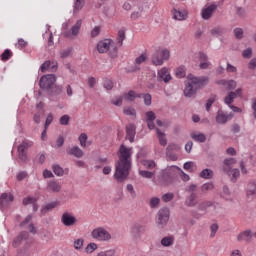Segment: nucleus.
Masks as SVG:
<instances>
[{
    "mask_svg": "<svg viewBox=\"0 0 256 256\" xmlns=\"http://www.w3.org/2000/svg\"><path fill=\"white\" fill-rule=\"evenodd\" d=\"M15 47L17 49H25L27 47V41H25L23 38L18 39V42L16 43Z\"/></svg>",
    "mask_w": 256,
    "mask_h": 256,
    "instance_id": "69168bd1",
    "label": "nucleus"
},
{
    "mask_svg": "<svg viewBox=\"0 0 256 256\" xmlns=\"http://www.w3.org/2000/svg\"><path fill=\"white\" fill-rule=\"evenodd\" d=\"M246 197L249 201H253L256 197V182H249L246 187Z\"/></svg>",
    "mask_w": 256,
    "mask_h": 256,
    "instance_id": "dca6fc26",
    "label": "nucleus"
},
{
    "mask_svg": "<svg viewBox=\"0 0 256 256\" xmlns=\"http://www.w3.org/2000/svg\"><path fill=\"white\" fill-rule=\"evenodd\" d=\"M200 177L202 179H213V170L211 169H204L200 172Z\"/></svg>",
    "mask_w": 256,
    "mask_h": 256,
    "instance_id": "a19ab883",
    "label": "nucleus"
},
{
    "mask_svg": "<svg viewBox=\"0 0 256 256\" xmlns=\"http://www.w3.org/2000/svg\"><path fill=\"white\" fill-rule=\"evenodd\" d=\"M59 201H52L47 203L45 206L42 207L41 213H48V211H53V209H57L59 207Z\"/></svg>",
    "mask_w": 256,
    "mask_h": 256,
    "instance_id": "cd10ccee",
    "label": "nucleus"
},
{
    "mask_svg": "<svg viewBox=\"0 0 256 256\" xmlns=\"http://www.w3.org/2000/svg\"><path fill=\"white\" fill-rule=\"evenodd\" d=\"M155 119H157L155 112L153 111L146 112V122L148 125V129H155V122H154Z\"/></svg>",
    "mask_w": 256,
    "mask_h": 256,
    "instance_id": "4be33fe9",
    "label": "nucleus"
},
{
    "mask_svg": "<svg viewBox=\"0 0 256 256\" xmlns=\"http://www.w3.org/2000/svg\"><path fill=\"white\" fill-rule=\"evenodd\" d=\"M233 33H234V37H236L237 39L243 38V30L241 28H235Z\"/></svg>",
    "mask_w": 256,
    "mask_h": 256,
    "instance_id": "774afa93",
    "label": "nucleus"
},
{
    "mask_svg": "<svg viewBox=\"0 0 256 256\" xmlns=\"http://www.w3.org/2000/svg\"><path fill=\"white\" fill-rule=\"evenodd\" d=\"M191 139L196 141V143H205V141H207V136L204 133H192Z\"/></svg>",
    "mask_w": 256,
    "mask_h": 256,
    "instance_id": "c85d7f7f",
    "label": "nucleus"
},
{
    "mask_svg": "<svg viewBox=\"0 0 256 256\" xmlns=\"http://www.w3.org/2000/svg\"><path fill=\"white\" fill-rule=\"evenodd\" d=\"M252 56H253V49H251V47L243 50L242 57H244V59H251Z\"/></svg>",
    "mask_w": 256,
    "mask_h": 256,
    "instance_id": "680f3d73",
    "label": "nucleus"
},
{
    "mask_svg": "<svg viewBox=\"0 0 256 256\" xmlns=\"http://www.w3.org/2000/svg\"><path fill=\"white\" fill-rule=\"evenodd\" d=\"M147 59H148L147 53H142L140 56H138L135 59V63H136V65H141L142 63H145V61H147Z\"/></svg>",
    "mask_w": 256,
    "mask_h": 256,
    "instance_id": "3c124183",
    "label": "nucleus"
},
{
    "mask_svg": "<svg viewBox=\"0 0 256 256\" xmlns=\"http://www.w3.org/2000/svg\"><path fill=\"white\" fill-rule=\"evenodd\" d=\"M175 75L178 79H183L187 75V69L185 66H180L175 70Z\"/></svg>",
    "mask_w": 256,
    "mask_h": 256,
    "instance_id": "ea45409f",
    "label": "nucleus"
},
{
    "mask_svg": "<svg viewBox=\"0 0 256 256\" xmlns=\"http://www.w3.org/2000/svg\"><path fill=\"white\" fill-rule=\"evenodd\" d=\"M123 96H115L112 100L111 103L112 105H115L116 107H121L123 105Z\"/></svg>",
    "mask_w": 256,
    "mask_h": 256,
    "instance_id": "de8ad7c7",
    "label": "nucleus"
},
{
    "mask_svg": "<svg viewBox=\"0 0 256 256\" xmlns=\"http://www.w3.org/2000/svg\"><path fill=\"white\" fill-rule=\"evenodd\" d=\"M68 155H73V157H76L77 159H81L83 157L84 153L79 146H73L67 151Z\"/></svg>",
    "mask_w": 256,
    "mask_h": 256,
    "instance_id": "a878e982",
    "label": "nucleus"
},
{
    "mask_svg": "<svg viewBox=\"0 0 256 256\" xmlns=\"http://www.w3.org/2000/svg\"><path fill=\"white\" fill-rule=\"evenodd\" d=\"M73 51L72 48H67L65 50H62L60 52V57L61 59H67V57H69V55H71V52Z\"/></svg>",
    "mask_w": 256,
    "mask_h": 256,
    "instance_id": "338daca9",
    "label": "nucleus"
},
{
    "mask_svg": "<svg viewBox=\"0 0 256 256\" xmlns=\"http://www.w3.org/2000/svg\"><path fill=\"white\" fill-rule=\"evenodd\" d=\"M60 221L64 227H75L77 223H79V220H77L75 214L69 211H65L62 213Z\"/></svg>",
    "mask_w": 256,
    "mask_h": 256,
    "instance_id": "423d86ee",
    "label": "nucleus"
},
{
    "mask_svg": "<svg viewBox=\"0 0 256 256\" xmlns=\"http://www.w3.org/2000/svg\"><path fill=\"white\" fill-rule=\"evenodd\" d=\"M82 25L83 20H77L76 23L70 28V30L64 32V37H77L81 31Z\"/></svg>",
    "mask_w": 256,
    "mask_h": 256,
    "instance_id": "9b49d317",
    "label": "nucleus"
},
{
    "mask_svg": "<svg viewBox=\"0 0 256 256\" xmlns=\"http://www.w3.org/2000/svg\"><path fill=\"white\" fill-rule=\"evenodd\" d=\"M174 198H175V194L168 192L162 196V201L164 203H169V201H173Z\"/></svg>",
    "mask_w": 256,
    "mask_h": 256,
    "instance_id": "052dcab7",
    "label": "nucleus"
},
{
    "mask_svg": "<svg viewBox=\"0 0 256 256\" xmlns=\"http://www.w3.org/2000/svg\"><path fill=\"white\" fill-rule=\"evenodd\" d=\"M63 93V86L55 85L53 88L48 92L49 97H54V95H61Z\"/></svg>",
    "mask_w": 256,
    "mask_h": 256,
    "instance_id": "72a5a7b5",
    "label": "nucleus"
},
{
    "mask_svg": "<svg viewBox=\"0 0 256 256\" xmlns=\"http://www.w3.org/2000/svg\"><path fill=\"white\" fill-rule=\"evenodd\" d=\"M139 175H140V177H143L144 179H152L155 174L153 172H149L147 170H140Z\"/></svg>",
    "mask_w": 256,
    "mask_h": 256,
    "instance_id": "603ef678",
    "label": "nucleus"
},
{
    "mask_svg": "<svg viewBox=\"0 0 256 256\" xmlns=\"http://www.w3.org/2000/svg\"><path fill=\"white\" fill-rule=\"evenodd\" d=\"M56 82H57V77L55 76V74H46L40 78L39 87L43 91H47V93H49L51 89L55 87Z\"/></svg>",
    "mask_w": 256,
    "mask_h": 256,
    "instance_id": "20e7f679",
    "label": "nucleus"
},
{
    "mask_svg": "<svg viewBox=\"0 0 256 256\" xmlns=\"http://www.w3.org/2000/svg\"><path fill=\"white\" fill-rule=\"evenodd\" d=\"M252 237H253V235H251V230H245V231L241 232L240 234H238L237 241H239L240 243L242 241H245L246 243H250Z\"/></svg>",
    "mask_w": 256,
    "mask_h": 256,
    "instance_id": "b1692460",
    "label": "nucleus"
},
{
    "mask_svg": "<svg viewBox=\"0 0 256 256\" xmlns=\"http://www.w3.org/2000/svg\"><path fill=\"white\" fill-rule=\"evenodd\" d=\"M85 5V0H76L74 3V13H79Z\"/></svg>",
    "mask_w": 256,
    "mask_h": 256,
    "instance_id": "c03bdc74",
    "label": "nucleus"
},
{
    "mask_svg": "<svg viewBox=\"0 0 256 256\" xmlns=\"http://www.w3.org/2000/svg\"><path fill=\"white\" fill-rule=\"evenodd\" d=\"M52 169H53V173L57 175V177H63V175H65V170H63V168H61V166L57 164L53 165Z\"/></svg>",
    "mask_w": 256,
    "mask_h": 256,
    "instance_id": "37998d69",
    "label": "nucleus"
},
{
    "mask_svg": "<svg viewBox=\"0 0 256 256\" xmlns=\"http://www.w3.org/2000/svg\"><path fill=\"white\" fill-rule=\"evenodd\" d=\"M186 205L187 207H195V205H197V194L191 193L186 199Z\"/></svg>",
    "mask_w": 256,
    "mask_h": 256,
    "instance_id": "473e14b6",
    "label": "nucleus"
},
{
    "mask_svg": "<svg viewBox=\"0 0 256 256\" xmlns=\"http://www.w3.org/2000/svg\"><path fill=\"white\" fill-rule=\"evenodd\" d=\"M87 139H88L87 134L85 133L80 134L78 141L81 147H87Z\"/></svg>",
    "mask_w": 256,
    "mask_h": 256,
    "instance_id": "bf43d9fd",
    "label": "nucleus"
},
{
    "mask_svg": "<svg viewBox=\"0 0 256 256\" xmlns=\"http://www.w3.org/2000/svg\"><path fill=\"white\" fill-rule=\"evenodd\" d=\"M217 101V96L212 95L206 102V111L209 113L211 111V107L213 106V103Z\"/></svg>",
    "mask_w": 256,
    "mask_h": 256,
    "instance_id": "a18cd8bd",
    "label": "nucleus"
},
{
    "mask_svg": "<svg viewBox=\"0 0 256 256\" xmlns=\"http://www.w3.org/2000/svg\"><path fill=\"white\" fill-rule=\"evenodd\" d=\"M236 98V95H235V92L231 91L229 92L225 98H224V103L225 105H227L228 107H231V105L233 104V102L235 101Z\"/></svg>",
    "mask_w": 256,
    "mask_h": 256,
    "instance_id": "c756f323",
    "label": "nucleus"
},
{
    "mask_svg": "<svg viewBox=\"0 0 256 256\" xmlns=\"http://www.w3.org/2000/svg\"><path fill=\"white\" fill-rule=\"evenodd\" d=\"M98 53H108L109 57H117L119 55V49L115 46V42L112 39L100 40L97 43Z\"/></svg>",
    "mask_w": 256,
    "mask_h": 256,
    "instance_id": "7ed1b4c3",
    "label": "nucleus"
},
{
    "mask_svg": "<svg viewBox=\"0 0 256 256\" xmlns=\"http://www.w3.org/2000/svg\"><path fill=\"white\" fill-rule=\"evenodd\" d=\"M123 98L125 99V101H127L128 103H132V101L136 100V99H141V94H136L135 91L130 90L128 93H124L123 94Z\"/></svg>",
    "mask_w": 256,
    "mask_h": 256,
    "instance_id": "393cba45",
    "label": "nucleus"
},
{
    "mask_svg": "<svg viewBox=\"0 0 256 256\" xmlns=\"http://www.w3.org/2000/svg\"><path fill=\"white\" fill-rule=\"evenodd\" d=\"M40 71L46 73V71H57V62H51L49 60L45 61L40 66Z\"/></svg>",
    "mask_w": 256,
    "mask_h": 256,
    "instance_id": "a211bd4d",
    "label": "nucleus"
},
{
    "mask_svg": "<svg viewBox=\"0 0 256 256\" xmlns=\"http://www.w3.org/2000/svg\"><path fill=\"white\" fill-rule=\"evenodd\" d=\"M224 173H227V175L232 176L231 181L233 183H235L237 181V179H239V175H241V173L239 172V169L234 168V169H227L224 168Z\"/></svg>",
    "mask_w": 256,
    "mask_h": 256,
    "instance_id": "bb28decb",
    "label": "nucleus"
},
{
    "mask_svg": "<svg viewBox=\"0 0 256 256\" xmlns=\"http://www.w3.org/2000/svg\"><path fill=\"white\" fill-rule=\"evenodd\" d=\"M29 239V232L22 231L20 232L12 241V247L17 248L20 247L23 241H27Z\"/></svg>",
    "mask_w": 256,
    "mask_h": 256,
    "instance_id": "2eb2a0df",
    "label": "nucleus"
},
{
    "mask_svg": "<svg viewBox=\"0 0 256 256\" xmlns=\"http://www.w3.org/2000/svg\"><path fill=\"white\" fill-rule=\"evenodd\" d=\"M23 205H33L37 203V198L32 197V196H27L23 199L22 201Z\"/></svg>",
    "mask_w": 256,
    "mask_h": 256,
    "instance_id": "09e8293b",
    "label": "nucleus"
},
{
    "mask_svg": "<svg viewBox=\"0 0 256 256\" xmlns=\"http://www.w3.org/2000/svg\"><path fill=\"white\" fill-rule=\"evenodd\" d=\"M159 203H161V199L158 197H153L150 199L149 205L151 209H157V207H159Z\"/></svg>",
    "mask_w": 256,
    "mask_h": 256,
    "instance_id": "8fccbe9b",
    "label": "nucleus"
},
{
    "mask_svg": "<svg viewBox=\"0 0 256 256\" xmlns=\"http://www.w3.org/2000/svg\"><path fill=\"white\" fill-rule=\"evenodd\" d=\"M175 243V238L173 236H166L161 240V245L163 247H171Z\"/></svg>",
    "mask_w": 256,
    "mask_h": 256,
    "instance_id": "c9c22d12",
    "label": "nucleus"
},
{
    "mask_svg": "<svg viewBox=\"0 0 256 256\" xmlns=\"http://www.w3.org/2000/svg\"><path fill=\"white\" fill-rule=\"evenodd\" d=\"M91 237H93L95 241H111V233H109V231H107V229H105L104 227H97L92 230Z\"/></svg>",
    "mask_w": 256,
    "mask_h": 256,
    "instance_id": "39448f33",
    "label": "nucleus"
},
{
    "mask_svg": "<svg viewBox=\"0 0 256 256\" xmlns=\"http://www.w3.org/2000/svg\"><path fill=\"white\" fill-rule=\"evenodd\" d=\"M233 117V113L226 114L223 110H218L216 114V123H218V125H225L228 121H231Z\"/></svg>",
    "mask_w": 256,
    "mask_h": 256,
    "instance_id": "f8f14e48",
    "label": "nucleus"
},
{
    "mask_svg": "<svg viewBox=\"0 0 256 256\" xmlns=\"http://www.w3.org/2000/svg\"><path fill=\"white\" fill-rule=\"evenodd\" d=\"M136 129L137 127L135 126V124H129L128 126H126V135L130 143H133V141H135V135L137 133Z\"/></svg>",
    "mask_w": 256,
    "mask_h": 256,
    "instance_id": "6ab92c4d",
    "label": "nucleus"
},
{
    "mask_svg": "<svg viewBox=\"0 0 256 256\" xmlns=\"http://www.w3.org/2000/svg\"><path fill=\"white\" fill-rule=\"evenodd\" d=\"M209 207H213V202H211V201H204V202H201L198 205L199 211H207L209 209Z\"/></svg>",
    "mask_w": 256,
    "mask_h": 256,
    "instance_id": "79ce46f5",
    "label": "nucleus"
},
{
    "mask_svg": "<svg viewBox=\"0 0 256 256\" xmlns=\"http://www.w3.org/2000/svg\"><path fill=\"white\" fill-rule=\"evenodd\" d=\"M125 39H126L125 30H119L118 36L116 38L117 47H123V41H125Z\"/></svg>",
    "mask_w": 256,
    "mask_h": 256,
    "instance_id": "f704fd0d",
    "label": "nucleus"
},
{
    "mask_svg": "<svg viewBox=\"0 0 256 256\" xmlns=\"http://www.w3.org/2000/svg\"><path fill=\"white\" fill-rule=\"evenodd\" d=\"M152 65L161 66L163 65V60H161V56L159 54V51H156L152 57H151Z\"/></svg>",
    "mask_w": 256,
    "mask_h": 256,
    "instance_id": "2f4dec72",
    "label": "nucleus"
},
{
    "mask_svg": "<svg viewBox=\"0 0 256 256\" xmlns=\"http://www.w3.org/2000/svg\"><path fill=\"white\" fill-rule=\"evenodd\" d=\"M235 163H237V160H235V158H229V159H225L224 160V168L223 169H231V165H235Z\"/></svg>",
    "mask_w": 256,
    "mask_h": 256,
    "instance_id": "864d4df0",
    "label": "nucleus"
},
{
    "mask_svg": "<svg viewBox=\"0 0 256 256\" xmlns=\"http://www.w3.org/2000/svg\"><path fill=\"white\" fill-rule=\"evenodd\" d=\"M217 11V5L216 4H210L206 5L201 10V17L204 19V21H209L211 17H213V13Z\"/></svg>",
    "mask_w": 256,
    "mask_h": 256,
    "instance_id": "9d476101",
    "label": "nucleus"
},
{
    "mask_svg": "<svg viewBox=\"0 0 256 256\" xmlns=\"http://www.w3.org/2000/svg\"><path fill=\"white\" fill-rule=\"evenodd\" d=\"M156 133H157L160 145H162V147H165L167 145V138L165 137V133L161 132V130L159 129H156Z\"/></svg>",
    "mask_w": 256,
    "mask_h": 256,
    "instance_id": "58836bf2",
    "label": "nucleus"
},
{
    "mask_svg": "<svg viewBox=\"0 0 256 256\" xmlns=\"http://www.w3.org/2000/svg\"><path fill=\"white\" fill-rule=\"evenodd\" d=\"M227 33V28L225 26H215L210 30V35L212 37H223Z\"/></svg>",
    "mask_w": 256,
    "mask_h": 256,
    "instance_id": "aec40b11",
    "label": "nucleus"
},
{
    "mask_svg": "<svg viewBox=\"0 0 256 256\" xmlns=\"http://www.w3.org/2000/svg\"><path fill=\"white\" fill-rule=\"evenodd\" d=\"M117 251L115 249H109L99 252L96 256H115Z\"/></svg>",
    "mask_w": 256,
    "mask_h": 256,
    "instance_id": "5fc2aeb1",
    "label": "nucleus"
},
{
    "mask_svg": "<svg viewBox=\"0 0 256 256\" xmlns=\"http://www.w3.org/2000/svg\"><path fill=\"white\" fill-rule=\"evenodd\" d=\"M166 151L175 153V151H181V146L179 144L172 143L167 146Z\"/></svg>",
    "mask_w": 256,
    "mask_h": 256,
    "instance_id": "13d9d810",
    "label": "nucleus"
},
{
    "mask_svg": "<svg viewBox=\"0 0 256 256\" xmlns=\"http://www.w3.org/2000/svg\"><path fill=\"white\" fill-rule=\"evenodd\" d=\"M29 147H33V141L31 140H24L18 146V157L22 163H27V149H29Z\"/></svg>",
    "mask_w": 256,
    "mask_h": 256,
    "instance_id": "0eeeda50",
    "label": "nucleus"
},
{
    "mask_svg": "<svg viewBox=\"0 0 256 256\" xmlns=\"http://www.w3.org/2000/svg\"><path fill=\"white\" fill-rule=\"evenodd\" d=\"M198 59L200 61V69H208L209 65H211V62H209V57L203 52L199 53Z\"/></svg>",
    "mask_w": 256,
    "mask_h": 256,
    "instance_id": "412c9836",
    "label": "nucleus"
},
{
    "mask_svg": "<svg viewBox=\"0 0 256 256\" xmlns=\"http://www.w3.org/2000/svg\"><path fill=\"white\" fill-rule=\"evenodd\" d=\"M173 77H171V72L169 68L163 67L158 70V81H163L164 83H169Z\"/></svg>",
    "mask_w": 256,
    "mask_h": 256,
    "instance_id": "4468645a",
    "label": "nucleus"
},
{
    "mask_svg": "<svg viewBox=\"0 0 256 256\" xmlns=\"http://www.w3.org/2000/svg\"><path fill=\"white\" fill-rule=\"evenodd\" d=\"M85 240L83 238L75 239L73 242V247L76 251H83V245Z\"/></svg>",
    "mask_w": 256,
    "mask_h": 256,
    "instance_id": "4c0bfd02",
    "label": "nucleus"
},
{
    "mask_svg": "<svg viewBox=\"0 0 256 256\" xmlns=\"http://www.w3.org/2000/svg\"><path fill=\"white\" fill-rule=\"evenodd\" d=\"M86 253L91 254L94 251H97V245L95 243H90L85 248Z\"/></svg>",
    "mask_w": 256,
    "mask_h": 256,
    "instance_id": "0e129e2a",
    "label": "nucleus"
},
{
    "mask_svg": "<svg viewBox=\"0 0 256 256\" xmlns=\"http://www.w3.org/2000/svg\"><path fill=\"white\" fill-rule=\"evenodd\" d=\"M220 197H222V199H225V201H229L231 199V190H229L228 186H223Z\"/></svg>",
    "mask_w": 256,
    "mask_h": 256,
    "instance_id": "e433bc0d",
    "label": "nucleus"
},
{
    "mask_svg": "<svg viewBox=\"0 0 256 256\" xmlns=\"http://www.w3.org/2000/svg\"><path fill=\"white\" fill-rule=\"evenodd\" d=\"M214 187L215 185H213V183L208 182L201 186V191L207 193V191H213Z\"/></svg>",
    "mask_w": 256,
    "mask_h": 256,
    "instance_id": "6e6d98bb",
    "label": "nucleus"
},
{
    "mask_svg": "<svg viewBox=\"0 0 256 256\" xmlns=\"http://www.w3.org/2000/svg\"><path fill=\"white\" fill-rule=\"evenodd\" d=\"M63 189V185L59 180H49L46 183V191L47 193H61Z\"/></svg>",
    "mask_w": 256,
    "mask_h": 256,
    "instance_id": "1a4fd4ad",
    "label": "nucleus"
},
{
    "mask_svg": "<svg viewBox=\"0 0 256 256\" xmlns=\"http://www.w3.org/2000/svg\"><path fill=\"white\" fill-rule=\"evenodd\" d=\"M142 165L146 167V169H155V167H157V164H155L153 160H142Z\"/></svg>",
    "mask_w": 256,
    "mask_h": 256,
    "instance_id": "49530a36",
    "label": "nucleus"
},
{
    "mask_svg": "<svg viewBox=\"0 0 256 256\" xmlns=\"http://www.w3.org/2000/svg\"><path fill=\"white\" fill-rule=\"evenodd\" d=\"M237 88V82L235 80H229L226 83V89L227 91H233V89Z\"/></svg>",
    "mask_w": 256,
    "mask_h": 256,
    "instance_id": "e2e57ef3",
    "label": "nucleus"
},
{
    "mask_svg": "<svg viewBox=\"0 0 256 256\" xmlns=\"http://www.w3.org/2000/svg\"><path fill=\"white\" fill-rule=\"evenodd\" d=\"M175 171H181V169H179L177 166H171L165 170H162L160 179L165 182L171 181V179L175 177Z\"/></svg>",
    "mask_w": 256,
    "mask_h": 256,
    "instance_id": "6e6552de",
    "label": "nucleus"
},
{
    "mask_svg": "<svg viewBox=\"0 0 256 256\" xmlns=\"http://www.w3.org/2000/svg\"><path fill=\"white\" fill-rule=\"evenodd\" d=\"M158 53L160 55V59L162 60V65L165 63V61H169L171 52L168 49L159 50Z\"/></svg>",
    "mask_w": 256,
    "mask_h": 256,
    "instance_id": "7c9ffc66",
    "label": "nucleus"
},
{
    "mask_svg": "<svg viewBox=\"0 0 256 256\" xmlns=\"http://www.w3.org/2000/svg\"><path fill=\"white\" fill-rule=\"evenodd\" d=\"M133 155V149L128 148L125 145H121L118 152V161L115 166L114 179L118 181V183H123L127 177H129V173L131 171L132 160L131 157Z\"/></svg>",
    "mask_w": 256,
    "mask_h": 256,
    "instance_id": "f257e3e1",
    "label": "nucleus"
},
{
    "mask_svg": "<svg viewBox=\"0 0 256 256\" xmlns=\"http://www.w3.org/2000/svg\"><path fill=\"white\" fill-rule=\"evenodd\" d=\"M172 13L176 21H185V19H187V16L189 15V12H187V10L185 9H173Z\"/></svg>",
    "mask_w": 256,
    "mask_h": 256,
    "instance_id": "f3484780",
    "label": "nucleus"
},
{
    "mask_svg": "<svg viewBox=\"0 0 256 256\" xmlns=\"http://www.w3.org/2000/svg\"><path fill=\"white\" fill-rule=\"evenodd\" d=\"M13 199V194L3 193L0 197V208H3L4 205H9V203H13Z\"/></svg>",
    "mask_w": 256,
    "mask_h": 256,
    "instance_id": "5701e85b",
    "label": "nucleus"
},
{
    "mask_svg": "<svg viewBox=\"0 0 256 256\" xmlns=\"http://www.w3.org/2000/svg\"><path fill=\"white\" fill-rule=\"evenodd\" d=\"M11 57H13V53L11 52V50L6 49L2 54H1V59L2 61H9V59H11Z\"/></svg>",
    "mask_w": 256,
    "mask_h": 256,
    "instance_id": "4d7b16f0",
    "label": "nucleus"
},
{
    "mask_svg": "<svg viewBox=\"0 0 256 256\" xmlns=\"http://www.w3.org/2000/svg\"><path fill=\"white\" fill-rule=\"evenodd\" d=\"M187 79L188 81L184 88L185 97H193V95L197 93V89H199V87H203V85H207V82L209 81V78L207 77L197 78L193 74H189Z\"/></svg>",
    "mask_w": 256,
    "mask_h": 256,
    "instance_id": "f03ea898",
    "label": "nucleus"
},
{
    "mask_svg": "<svg viewBox=\"0 0 256 256\" xmlns=\"http://www.w3.org/2000/svg\"><path fill=\"white\" fill-rule=\"evenodd\" d=\"M169 222V209L168 208H161L158 211V225L164 227Z\"/></svg>",
    "mask_w": 256,
    "mask_h": 256,
    "instance_id": "ddd939ff",
    "label": "nucleus"
}]
</instances>
